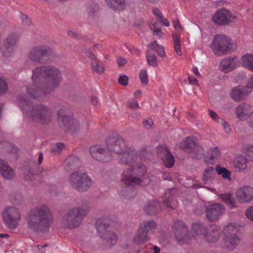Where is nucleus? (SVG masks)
<instances>
[{"label":"nucleus","instance_id":"nucleus-1","mask_svg":"<svg viewBox=\"0 0 253 253\" xmlns=\"http://www.w3.org/2000/svg\"><path fill=\"white\" fill-rule=\"evenodd\" d=\"M106 145L108 150L99 145L91 146L89 149L91 157L99 162H108L113 159L110 152H112L119 155L118 161L120 163L130 165L131 168L124 171L122 175L121 180L125 187L121 193L126 199L134 198L137 193L134 185L143 186L150 183L145 166L137 162L138 159L137 152L134 148L127 147L122 137L115 136L108 138Z\"/></svg>","mask_w":253,"mask_h":253},{"label":"nucleus","instance_id":"nucleus-2","mask_svg":"<svg viewBox=\"0 0 253 253\" xmlns=\"http://www.w3.org/2000/svg\"><path fill=\"white\" fill-rule=\"evenodd\" d=\"M32 79L33 84L27 88V96L18 98L19 105L27 118L48 124L51 117L49 110L42 104L35 106L33 100L39 99L57 87L62 81L61 72L53 66H42L33 70Z\"/></svg>","mask_w":253,"mask_h":253},{"label":"nucleus","instance_id":"nucleus-3","mask_svg":"<svg viewBox=\"0 0 253 253\" xmlns=\"http://www.w3.org/2000/svg\"><path fill=\"white\" fill-rule=\"evenodd\" d=\"M29 228L36 232H46L51 224L50 212L45 205L38 207L28 218Z\"/></svg>","mask_w":253,"mask_h":253},{"label":"nucleus","instance_id":"nucleus-4","mask_svg":"<svg viewBox=\"0 0 253 253\" xmlns=\"http://www.w3.org/2000/svg\"><path fill=\"white\" fill-rule=\"evenodd\" d=\"M192 236L197 242L201 238H204L209 243L217 242L220 237V232L216 225H211L209 230L201 222L196 221L192 225Z\"/></svg>","mask_w":253,"mask_h":253},{"label":"nucleus","instance_id":"nucleus-5","mask_svg":"<svg viewBox=\"0 0 253 253\" xmlns=\"http://www.w3.org/2000/svg\"><path fill=\"white\" fill-rule=\"evenodd\" d=\"M67 182L71 187L79 192L87 191L92 183L91 178L86 172L79 170L70 173Z\"/></svg>","mask_w":253,"mask_h":253},{"label":"nucleus","instance_id":"nucleus-6","mask_svg":"<svg viewBox=\"0 0 253 253\" xmlns=\"http://www.w3.org/2000/svg\"><path fill=\"white\" fill-rule=\"evenodd\" d=\"M88 210L89 207L87 204L84 208L79 207L71 209L63 217V226L69 229L78 227Z\"/></svg>","mask_w":253,"mask_h":253},{"label":"nucleus","instance_id":"nucleus-7","mask_svg":"<svg viewBox=\"0 0 253 253\" xmlns=\"http://www.w3.org/2000/svg\"><path fill=\"white\" fill-rule=\"evenodd\" d=\"M211 48L214 53L219 56L232 52L235 49V45L227 36L217 35L211 44Z\"/></svg>","mask_w":253,"mask_h":253},{"label":"nucleus","instance_id":"nucleus-8","mask_svg":"<svg viewBox=\"0 0 253 253\" xmlns=\"http://www.w3.org/2000/svg\"><path fill=\"white\" fill-rule=\"evenodd\" d=\"M53 56L51 48L46 45H38L33 47L27 54L28 58L31 61L44 64Z\"/></svg>","mask_w":253,"mask_h":253},{"label":"nucleus","instance_id":"nucleus-9","mask_svg":"<svg viewBox=\"0 0 253 253\" xmlns=\"http://www.w3.org/2000/svg\"><path fill=\"white\" fill-rule=\"evenodd\" d=\"M57 120L60 127L70 133H74L80 127L78 121L71 116L67 109L62 108L58 111Z\"/></svg>","mask_w":253,"mask_h":253},{"label":"nucleus","instance_id":"nucleus-10","mask_svg":"<svg viewBox=\"0 0 253 253\" xmlns=\"http://www.w3.org/2000/svg\"><path fill=\"white\" fill-rule=\"evenodd\" d=\"M239 225L235 222L229 223L223 228L224 247L229 250H233L239 243L240 240L236 235Z\"/></svg>","mask_w":253,"mask_h":253},{"label":"nucleus","instance_id":"nucleus-11","mask_svg":"<svg viewBox=\"0 0 253 253\" xmlns=\"http://www.w3.org/2000/svg\"><path fill=\"white\" fill-rule=\"evenodd\" d=\"M156 227V223L154 220L142 222L138 227L137 232L133 238L136 244H140L149 240V235L153 233Z\"/></svg>","mask_w":253,"mask_h":253},{"label":"nucleus","instance_id":"nucleus-12","mask_svg":"<svg viewBox=\"0 0 253 253\" xmlns=\"http://www.w3.org/2000/svg\"><path fill=\"white\" fill-rule=\"evenodd\" d=\"M20 35L15 32L9 34L4 39L0 50L2 55L5 58L13 56L17 47Z\"/></svg>","mask_w":253,"mask_h":253},{"label":"nucleus","instance_id":"nucleus-13","mask_svg":"<svg viewBox=\"0 0 253 253\" xmlns=\"http://www.w3.org/2000/svg\"><path fill=\"white\" fill-rule=\"evenodd\" d=\"M236 117L240 121H247L248 125L253 127V107L247 103L238 105L235 110Z\"/></svg>","mask_w":253,"mask_h":253},{"label":"nucleus","instance_id":"nucleus-14","mask_svg":"<svg viewBox=\"0 0 253 253\" xmlns=\"http://www.w3.org/2000/svg\"><path fill=\"white\" fill-rule=\"evenodd\" d=\"M2 216L4 222L10 229L16 228L21 218L18 210L13 207L6 208L3 211Z\"/></svg>","mask_w":253,"mask_h":253},{"label":"nucleus","instance_id":"nucleus-15","mask_svg":"<svg viewBox=\"0 0 253 253\" xmlns=\"http://www.w3.org/2000/svg\"><path fill=\"white\" fill-rule=\"evenodd\" d=\"M107 221V220L106 218H99L96 222L95 227L101 238L107 240L109 244L113 246L116 243L117 236L114 232L106 230L108 226Z\"/></svg>","mask_w":253,"mask_h":253},{"label":"nucleus","instance_id":"nucleus-16","mask_svg":"<svg viewBox=\"0 0 253 253\" xmlns=\"http://www.w3.org/2000/svg\"><path fill=\"white\" fill-rule=\"evenodd\" d=\"M235 19L231 13L225 9L217 11L212 17L213 22L219 25H226L231 22Z\"/></svg>","mask_w":253,"mask_h":253},{"label":"nucleus","instance_id":"nucleus-17","mask_svg":"<svg viewBox=\"0 0 253 253\" xmlns=\"http://www.w3.org/2000/svg\"><path fill=\"white\" fill-rule=\"evenodd\" d=\"M239 64V61L237 57L229 56L221 60L219 64V69L226 74L235 70Z\"/></svg>","mask_w":253,"mask_h":253},{"label":"nucleus","instance_id":"nucleus-18","mask_svg":"<svg viewBox=\"0 0 253 253\" xmlns=\"http://www.w3.org/2000/svg\"><path fill=\"white\" fill-rule=\"evenodd\" d=\"M225 209L222 205L214 203L209 206L206 210L207 219L211 221L217 220L219 216L224 212Z\"/></svg>","mask_w":253,"mask_h":253},{"label":"nucleus","instance_id":"nucleus-19","mask_svg":"<svg viewBox=\"0 0 253 253\" xmlns=\"http://www.w3.org/2000/svg\"><path fill=\"white\" fill-rule=\"evenodd\" d=\"M158 156L162 159L163 162L167 168H171L174 165V158L165 146L157 147Z\"/></svg>","mask_w":253,"mask_h":253},{"label":"nucleus","instance_id":"nucleus-20","mask_svg":"<svg viewBox=\"0 0 253 253\" xmlns=\"http://www.w3.org/2000/svg\"><path fill=\"white\" fill-rule=\"evenodd\" d=\"M236 196L241 203L249 202L253 199V188L248 186H243L236 191Z\"/></svg>","mask_w":253,"mask_h":253},{"label":"nucleus","instance_id":"nucleus-21","mask_svg":"<svg viewBox=\"0 0 253 253\" xmlns=\"http://www.w3.org/2000/svg\"><path fill=\"white\" fill-rule=\"evenodd\" d=\"M176 223H178L180 226V229H176V231H175V236L176 234L177 241L181 243L187 242L188 240L191 239V237L189 235L188 233L187 228L181 221H175V225Z\"/></svg>","mask_w":253,"mask_h":253},{"label":"nucleus","instance_id":"nucleus-22","mask_svg":"<svg viewBox=\"0 0 253 253\" xmlns=\"http://www.w3.org/2000/svg\"><path fill=\"white\" fill-rule=\"evenodd\" d=\"M197 138L194 136H190L183 140L180 144L181 149L189 154L194 152V148L197 143Z\"/></svg>","mask_w":253,"mask_h":253},{"label":"nucleus","instance_id":"nucleus-23","mask_svg":"<svg viewBox=\"0 0 253 253\" xmlns=\"http://www.w3.org/2000/svg\"><path fill=\"white\" fill-rule=\"evenodd\" d=\"M247 89L246 87L237 86L233 88L230 92L231 98L236 102L245 99L248 94Z\"/></svg>","mask_w":253,"mask_h":253},{"label":"nucleus","instance_id":"nucleus-24","mask_svg":"<svg viewBox=\"0 0 253 253\" xmlns=\"http://www.w3.org/2000/svg\"><path fill=\"white\" fill-rule=\"evenodd\" d=\"M85 53L86 56L92 60L91 66L93 71L98 74L102 73L104 70L103 64L96 59L94 55L90 49L86 50Z\"/></svg>","mask_w":253,"mask_h":253},{"label":"nucleus","instance_id":"nucleus-25","mask_svg":"<svg viewBox=\"0 0 253 253\" xmlns=\"http://www.w3.org/2000/svg\"><path fill=\"white\" fill-rule=\"evenodd\" d=\"M0 173L6 179H11L14 175L13 170L2 160H0Z\"/></svg>","mask_w":253,"mask_h":253},{"label":"nucleus","instance_id":"nucleus-26","mask_svg":"<svg viewBox=\"0 0 253 253\" xmlns=\"http://www.w3.org/2000/svg\"><path fill=\"white\" fill-rule=\"evenodd\" d=\"M248 160L243 156H238L234 160V166L236 170L239 172L245 171L247 168Z\"/></svg>","mask_w":253,"mask_h":253},{"label":"nucleus","instance_id":"nucleus-27","mask_svg":"<svg viewBox=\"0 0 253 253\" xmlns=\"http://www.w3.org/2000/svg\"><path fill=\"white\" fill-rule=\"evenodd\" d=\"M107 6L114 10H124L126 4L125 0H105Z\"/></svg>","mask_w":253,"mask_h":253},{"label":"nucleus","instance_id":"nucleus-28","mask_svg":"<svg viewBox=\"0 0 253 253\" xmlns=\"http://www.w3.org/2000/svg\"><path fill=\"white\" fill-rule=\"evenodd\" d=\"M161 210L160 203L155 201H149L144 207V210L148 214L153 215Z\"/></svg>","mask_w":253,"mask_h":253},{"label":"nucleus","instance_id":"nucleus-29","mask_svg":"<svg viewBox=\"0 0 253 253\" xmlns=\"http://www.w3.org/2000/svg\"><path fill=\"white\" fill-rule=\"evenodd\" d=\"M174 191L172 189L168 190L163 197L164 204L168 208L173 209V200Z\"/></svg>","mask_w":253,"mask_h":253},{"label":"nucleus","instance_id":"nucleus-30","mask_svg":"<svg viewBox=\"0 0 253 253\" xmlns=\"http://www.w3.org/2000/svg\"><path fill=\"white\" fill-rule=\"evenodd\" d=\"M242 66L249 70L253 71V55L247 54L244 55L241 58Z\"/></svg>","mask_w":253,"mask_h":253},{"label":"nucleus","instance_id":"nucleus-31","mask_svg":"<svg viewBox=\"0 0 253 253\" xmlns=\"http://www.w3.org/2000/svg\"><path fill=\"white\" fill-rule=\"evenodd\" d=\"M214 175V169L212 167L206 168L204 170L202 180L205 183L210 181L213 177Z\"/></svg>","mask_w":253,"mask_h":253},{"label":"nucleus","instance_id":"nucleus-32","mask_svg":"<svg viewBox=\"0 0 253 253\" xmlns=\"http://www.w3.org/2000/svg\"><path fill=\"white\" fill-rule=\"evenodd\" d=\"M209 155L211 160L219 159L221 155L219 148L217 147H212L209 149Z\"/></svg>","mask_w":253,"mask_h":253},{"label":"nucleus","instance_id":"nucleus-33","mask_svg":"<svg viewBox=\"0 0 253 253\" xmlns=\"http://www.w3.org/2000/svg\"><path fill=\"white\" fill-rule=\"evenodd\" d=\"M150 49L157 52L160 56H164L165 55V51L163 46L159 45L156 41L153 42L149 45Z\"/></svg>","mask_w":253,"mask_h":253},{"label":"nucleus","instance_id":"nucleus-34","mask_svg":"<svg viewBox=\"0 0 253 253\" xmlns=\"http://www.w3.org/2000/svg\"><path fill=\"white\" fill-rule=\"evenodd\" d=\"M153 14L156 16L158 21L165 26L169 27V23L167 19H165L162 15L161 11L157 8H155L153 10Z\"/></svg>","mask_w":253,"mask_h":253},{"label":"nucleus","instance_id":"nucleus-35","mask_svg":"<svg viewBox=\"0 0 253 253\" xmlns=\"http://www.w3.org/2000/svg\"><path fill=\"white\" fill-rule=\"evenodd\" d=\"M222 201H223L227 206L232 208L235 206V200L231 197L229 194H223L219 195Z\"/></svg>","mask_w":253,"mask_h":253},{"label":"nucleus","instance_id":"nucleus-36","mask_svg":"<svg viewBox=\"0 0 253 253\" xmlns=\"http://www.w3.org/2000/svg\"><path fill=\"white\" fill-rule=\"evenodd\" d=\"M216 171L219 175H221L223 178H227L228 180H231V172L227 170L225 168L217 167L215 169Z\"/></svg>","mask_w":253,"mask_h":253},{"label":"nucleus","instance_id":"nucleus-37","mask_svg":"<svg viewBox=\"0 0 253 253\" xmlns=\"http://www.w3.org/2000/svg\"><path fill=\"white\" fill-rule=\"evenodd\" d=\"M242 151L245 154L251 161H253V145L248 144L242 148Z\"/></svg>","mask_w":253,"mask_h":253},{"label":"nucleus","instance_id":"nucleus-38","mask_svg":"<svg viewBox=\"0 0 253 253\" xmlns=\"http://www.w3.org/2000/svg\"><path fill=\"white\" fill-rule=\"evenodd\" d=\"M204 153L205 151L203 147L197 142L194 148V152L191 154H194L196 158H200L204 155Z\"/></svg>","mask_w":253,"mask_h":253},{"label":"nucleus","instance_id":"nucleus-39","mask_svg":"<svg viewBox=\"0 0 253 253\" xmlns=\"http://www.w3.org/2000/svg\"><path fill=\"white\" fill-rule=\"evenodd\" d=\"M149 27L150 29L153 31V33L155 35L161 38L162 33L160 26L156 22L154 23H150Z\"/></svg>","mask_w":253,"mask_h":253},{"label":"nucleus","instance_id":"nucleus-40","mask_svg":"<svg viewBox=\"0 0 253 253\" xmlns=\"http://www.w3.org/2000/svg\"><path fill=\"white\" fill-rule=\"evenodd\" d=\"M146 58L147 59L148 63L149 65L152 66H156L157 64V61L156 56L154 54L151 53L149 52H147Z\"/></svg>","mask_w":253,"mask_h":253},{"label":"nucleus","instance_id":"nucleus-41","mask_svg":"<svg viewBox=\"0 0 253 253\" xmlns=\"http://www.w3.org/2000/svg\"><path fill=\"white\" fill-rule=\"evenodd\" d=\"M139 78L141 83L143 85H146L148 83V75L146 70L142 69L140 71Z\"/></svg>","mask_w":253,"mask_h":253},{"label":"nucleus","instance_id":"nucleus-42","mask_svg":"<svg viewBox=\"0 0 253 253\" xmlns=\"http://www.w3.org/2000/svg\"><path fill=\"white\" fill-rule=\"evenodd\" d=\"M218 121V123L222 126L224 131L226 133H229L231 130L229 125L223 119H219Z\"/></svg>","mask_w":253,"mask_h":253},{"label":"nucleus","instance_id":"nucleus-43","mask_svg":"<svg viewBox=\"0 0 253 253\" xmlns=\"http://www.w3.org/2000/svg\"><path fill=\"white\" fill-rule=\"evenodd\" d=\"M7 90V83L2 78L0 77V95L5 93Z\"/></svg>","mask_w":253,"mask_h":253},{"label":"nucleus","instance_id":"nucleus-44","mask_svg":"<svg viewBox=\"0 0 253 253\" xmlns=\"http://www.w3.org/2000/svg\"><path fill=\"white\" fill-rule=\"evenodd\" d=\"M64 148L65 145L64 143H58L52 147L51 152L55 153H59Z\"/></svg>","mask_w":253,"mask_h":253},{"label":"nucleus","instance_id":"nucleus-45","mask_svg":"<svg viewBox=\"0 0 253 253\" xmlns=\"http://www.w3.org/2000/svg\"><path fill=\"white\" fill-rule=\"evenodd\" d=\"M65 163L67 164L71 165V166H73L74 168L78 167L79 164H80L79 160L77 159L76 158L74 157H71L67 159Z\"/></svg>","mask_w":253,"mask_h":253},{"label":"nucleus","instance_id":"nucleus-46","mask_svg":"<svg viewBox=\"0 0 253 253\" xmlns=\"http://www.w3.org/2000/svg\"><path fill=\"white\" fill-rule=\"evenodd\" d=\"M175 51L177 55L180 56L182 55V52L180 48V42L177 37L175 35Z\"/></svg>","mask_w":253,"mask_h":253},{"label":"nucleus","instance_id":"nucleus-47","mask_svg":"<svg viewBox=\"0 0 253 253\" xmlns=\"http://www.w3.org/2000/svg\"><path fill=\"white\" fill-rule=\"evenodd\" d=\"M118 81L120 84L126 86L128 84V78L126 76L123 75L119 78Z\"/></svg>","mask_w":253,"mask_h":253},{"label":"nucleus","instance_id":"nucleus-48","mask_svg":"<svg viewBox=\"0 0 253 253\" xmlns=\"http://www.w3.org/2000/svg\"><path fill=\"white\" fill-rule=\"evenodd\" d=\"M21 19L23 25L26 26H29L31 24L30 19L26 15L24 14H21Z\"/></svg>","mask_w":253,"mask_h":253},{"label":"nucleus","instance_id":"nucleus-49","mask_svg":"<svg viewBox=\"0 0 253 253\" xmlns=\"http://www.w3.org/2000/svg\"><path fill=\"white\" fill-rule=\"evenodd\" d=\"M209 115L211 116V117L216 122L218 123V120L219 119H222V118H220L218 117V116L217 115V114L212 111V110H209Z\"/></svg>","mask_w":253,"mask_h":253},{"label":"nucleus","instance_id":"nucleus-50","mask_svg":"<svg viewBox=\"0 0 253 253\" xmlns=\"http://www.w3.org/2000/svg\"><path fill=\"white\" fill-rule=\"evenodd\" d=\"M246 215L248 219L253 221V207L247 210Z\"/></svg>","mask_w":253,"mask_h":253},{"label":"nucleus","instance_id":"nucleus-51","mask_svg":"<svg viewBox=\"0 0 253 253\" xmlns=\"http://www.w3.org/2000/svg\"><path fill=\"white\" fill-rule=\"evenodd\" d=\"M127 104L129 107L131 108H136L139 107V105L137 101L135 100H130L127 102Z\"/></svg>","mask_w":253,"mask_h":253},{"label":"nucleus","instance_id":"nucleus-52","mask_svg":"<svg viewBox=\"0 0 253 253\" xmlns=\"http://www.w3.org/2000/svg\"><path fill=\"white\" fill-rule=\"evenodd\" d=\"M153 124V121L151 119H148L143 121L144 126L147 129L151 128Z\"/></svg>","mask_w":253,"mask_h":253},{"label":"nucleus","instance_id":"nucleus-53","mask_svg":"<svg viewBox=\"0 0 253 253\" xmlns=\"http://www.w3.org/2000/svg\"><path fill=\"white\" fill-rule=\"evenodd\" d=\"M188 82L189 84L192 85H196L198 84V81L197 79L193 76H190L188 78Z\"/></svg>","mask_w":253,"mask_h":253},{"label":"nucleus","instance_id":"nucleus-54","mask_svg":"<svg viewBox=\"0 0 253 253\" xmlns=\"http://www.w3.org/2000/svg\"><path fill=\"white\" fill-rule=\"evenodd\" d=\"M146 153V147L142 148L140 151L139 159L142 161L144 159L145 154Z\"/></svg>","mask_w":253,"mask_h":253},{"label":"nucleus","instance_id":"nucleus-55","mask_svg":"<svg viewBox=\"0 0 253 253\" xmlns=\"http://www.w3.org/2000/svg\"><path fill=\"white\" fill-rule=\"evenodd\" d=\"M175 31L176 30L178 32L182 31V27L180 25L179 22L178 20L175 19Z\"/></svg>","mask_w":253,"mask_h":253},{"label":"nucleus","instance_id":"nucleus-56","mask_svg":"<svg viewBox=\"0 0 253 253\" xmlns=\"http://www.w3.org/2000/svg\"><path fill=\"white\" fill-rule=\"evenodd\" d=\"M118 64L119 66H124L126 63V59L120 57L118 59Z\"/></svg>","mask_w":253,"mask_h":253},{"label":"nucleus","instance_id":"nucleus-57","mask_svg":"<svg viewBox=\"0 0 253 253\" xmlns=\"http://www.w3.org/2000/svg\"><path fill=\"white\" fill-rule=\"evenodd\" d=\"M163 178L165 180H171L172 179V175L169 172L164 173L163 175Z\"/></svg>","mask_w":253,"mask_h":253},{"label":"nucleus","instance_id":"nucleus-58","mask_svg":"<svg viewBox=\"0 0 253 253\" xmlns=\"http://www.w3.org/2000/svg\"><path fill=\"white\" fill-rule=\"evenodd\" d=\"M92 9H90V12H91L92 14H93L95 13V11H96L98 9V5L97 4H94L92 5Z\"/></svg>","mask_w":253,"mask_h":253},{"label":"nucleus","instance_id":"nucleus-59","mask_svg":"<svg viewBox=\"0 0 253 253\" xmlns=\"http://www.w3.org/2000/svg\"><path fill=\"white\" fill-rule=\"evenodd\" d=\"M91 100L92 103L93 105L96 106L98 104V99H97V97H96L95 96H92L91 98Z\"/></svg>","mask_w":253,"mask_h":253},{"label":"nucleus","instance_id":"nucleus-60","mask_svg":"<svg viewBox=\"0 0 253 253\" xmlns=\"http://www.w3.org/2000/svg\"><path fill=\"white\" fill-rule=\"evenodd\" d=\"M193 72L196 76H197L198 77L200 76V74L199 72L198 69L197 68V67H194L193 68Z\"/></svg>","mask_w":253,"mask_h":253},{"label":"nucleus","instance_id":"nucleus-61","mask_svg":"<svg viewBox=\"0 0 253 253\" xmlns=\"http://www.w3.org/2000/svg\"><path fill=\"white\" fill-rule=\"evenodd\" d=\"M248 86L249 87L253 88V75L249 80Z\"/></svg>","mask_w":253,"mask_h":253},{"label":"nucleus","instance_id":"nucleus-62","mask_svg":"<svg viewBox=\"0 0 253 253\" xmlns=\"http://www.w3.org/2000/svg\"><path fill=\"white\" fill-rule=\"evenodd\" d=\"M15 196H16V197H14V200L18 202L21 198V195L19 193H17Z\"/></svg>","mask_w":253,"mask_h":253},{"label":"nucleus","instance_id":"nucleus-63","mask_svg":"<svg viewBox=\"0 0 253 253\" xmlns=\"http://www.w3.org/2000/svg\"><path fill=\"white\" fill-rule=\"evenodd\" d=\"M43 156L42 153H40L38 159V164L40 165L42 161Z\"/></svg>","mask_w":253,"mask_h":253},{"label":"nucleus","instance_id":"nucleus-64","mask_svg":"<svg viewBox=\"0 0 253 253\" xmlns=\"http://www.w3.org/2000/svg\"><path fill=\"white\" fill-rule=\"evenodd\" d=\"M141 91L140 90H136L134 94V95L135 97H137L141 95Z\"/></svg>","mask_w":253,"mask_h":253}]
</instances>
